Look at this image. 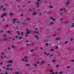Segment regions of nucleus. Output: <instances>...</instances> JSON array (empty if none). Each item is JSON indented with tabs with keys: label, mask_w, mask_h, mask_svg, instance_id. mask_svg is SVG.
Segmentation results:
<instances>
[{
	"label": "nucleus",
	"mask_w": 74,
	"mask_h": 74,
	"mask_svg": "<svg viewBox=\"0 0 74 74\" xmlns=\"http://www.w3.org/2000/svg\"><path fill=\"white\" fill-rule=\"evenodd\" d=\"M29 31V29H26V33H27V34H29L30 33V32H31V31Z\"/></svg>",
	"instance_id": "f257e3e1"
},
{
	"label": "nucleus",
	"mask_w": 74,
	"mask_h": 74,
	"mask_svg": "<svg viewBox=\"0 0 74 74\" xmlns=\"http://www.w3.org/2000/svg\"><path fill=\"white\" fill-rule=\"evenodd\" d=\"M70 0L68 1H67V2H66V5H68V4H69V3H70Z\"/></svg>",
	"instance_id": "f03ea898"
},
{
	"label": "nucleus",
	"mask_w": 74,
	"mask_h": 74,
	"mask_svg": "<svg viewBox=\"0 0 74 74\" xmlns=\"http://www.w3.org/2000/svg\"><path fill=\"white\" fill-rule=\"evenodd\" d=\"M60 10L61 11H65V9L64 8H63V9H60Z\"/></svg>",
	"instance_id": "7ed1b4c3"
},
{
	"label": "nucleus",
	"mask_w": 74,
	"mask_h": 74,
	"mask_svg": "<svg viewBox=\"0 0 74 74\" xmlns=\"http://www.w3.org/2000/svg\"><path fill=\"white\" fill-rule=\"evenodd\" d=\"M13 23L14 24L15 23V21H16V19H14L12 20Z\"/></svg>",
	"instance_id": "20e7f679"
},
{
	"label": "nucleus",
	"mask_w": 74,
	"mask_h": 74,
	"mask_svg": "<svg viewBox=\"0 0 74 74\" xmlns=\"http://www.w3.org/2000/svg\"><path fill=\"white\" fill-rule=\"evenodd\" d=\"M36 4L37 5V8H38V7L39 6V3H36Z\"/></svg>",
	"instance_id": "39448f33"
},
{
	"label": "nucleus",
	"mask_w": 74,
	"mask_h": 74,
	"mask_svg": "<svg viewBox=\"0 0 74 74\" xmlns=\"http://www.w3.org/2000/svg\"><path fill=\"white\" fill-rule=\"evenodd\" d=\"M51 19L52 20H53V21H55V19L53 18V17H51Z\"/></svg>",
	"instance_id": "423d86ee"
},
{
	"label": "nucleus",
	"mask_w": 74,
	"mask_h": 74,
	"mask_svg": "<svg viewBox=\"0 0 74 74\" xmlns=\"http://www.w3.org/2000/svg\"><path fill=\"white\" fill-rule=\"evenodd\" d=\"M7 62L8 63H12V61H8Z\"/></svg>",
	"instance_id": "0eeeda50"
},
{
	"label": "nucleus",
	"mask_w": 74,
	"mask_h": 74,
	"mask_svg": "<svg viewBox=\"0 0 74 74\" xmlns=\"http://www.w3.org/2000/svg\"><path fill=\"white\" fill-rule=\"evenodd\" d=\"M60 40V38H56V40Z\"/></svg>",
	"instance_id": "6e6552de"
},
{
	"label": "nucleus",
	"mask_w": 74,
	"mask_h": 74,
	"mask_svg": "<svg viewBox=\"0 0 74 74\" xmlns=\"http://www.w3.org/2000/svg\"><path fill=\"white\" fill-rule=\"evenodd\" d=\"M34 33H36V34H38V32L37 31H35L34 32Z\"/></svg>",
	"instance_id": "1a4fd4ad"
},
{
	"label": "nucleus",
	"mask_w": 74,
	"mask_h": 74,
	"mask_svg": "<svg viewBox=\"0 0 74 74\" xmlns=\"http://www.w3.org/2000/svg\"><path fill=\"white\" fill-rule=\"evenodd\" d=\"M69 23V21H66L65 22V23L66 24H67V23Z\"/></svg>",
	"instance_id": "9d476101"
},
{
	"label": "nucleus",
	"mask_w": 74,
	"mask_h": 74,
	"mask_svg": "<svg viewBox=\"0 0 74 74\" xmlns=\"http://www.w3.org/2000/svg\"><path fill=\"white\" fill-rule=\"evenodd\" d=\"M25 66H30V64H25Z\"/></svg>",
	"instance_id": "9b49d317"
},
{
	"label": "nucleus",
	"mask_w": 74,
	"mask_h": 74,
	"mask_svg": "<svg viewBox=\"0 0 74 74\" xmlns=\"http://www.w3.org/2000/svg\"><path fill=\"white\" fill-rule=\"evenodd\" d=\"M74 27V23H73V25L71 26V27Z\"/></svg>",
	"instance_id": "f8f14e48"
},
{
	"label": "nucleus",
	"mask_w": 74,
	"mask_h": 74,
	"mask_svg": "<svg viewBox=\"0 0 74 74\" xmlns=\"http://www.w3.org/2000/svg\"><path fill=\"white\" fill-rule=\"evenodd\" d=\"M35 37H37V38H38V39L39 38H38V37L36 35L35 36Z\"/></svg>",
	"instance_id": "ddd939ff"
},
{
	"label": "nucleus",
	"mask_w": 74,
	"mask_h": 74,
	"mask_svg": "<svg viewBox=\"0 0 74 74\" xmlns=\"http://www.w3.org/2000/svg\"><path fill=\"white\" fill-rule=\"evenodd\" d=\"M71 62H74V60H71Z\"/></svg>",
	"instance_id": "4468645a"
},
{
	"label": "nucleus",
	"mask_w": 74,
	"mask_h": 74,
	"mask_svg": "<svg viewBox=\"0 0 74 74\" xmlns=\"http://www.w3.org/2000/svg\"><path fill=\"white\" fill-rule=\"evenodd\" d=\"M17 33H18V35H20V33H19V31H17Z\"/></svg>",
	"instance_id": "2eb2a0df"
},
{
	"label": "nucleus",
	"mask_w": 74,
	"mask_h": 74,
	"mask_svg": "<svg viewBox=\"0 0 74 74\" xmlns=\"http://www.w3.org/2000/svg\"><path fill=\"white\" fill-rule=\"evenodd\" d=\"M7 15V14H6V13H5L4 14H3V16H6V15Z\"/></svg>",
	"instance_id": "dca6fc26"
},
{
	"label": "nucleus",
	"mask_w": 74,
	"mask_h": 74,
	"mask_svg": "<svg viewBox=\"0 0 74 74\" xmlns=\"http://www.w3.org/2000/svg\"><path fill=\"white\" fill-rule=\"evenodd\" d=\"M17 23H18V24H20L21 23V22H19V21H18L17 22Z\"/></svg>",
	"instance_id": "f3484780"
},
{
	"label": "nucleus",
	"mask_w": 74,
	"mask_h": 74,
	"mask_svg": "<svg viewBox=\"0 0 74 74\" xmlns=\"http://www.w3.org/2000/svg\"><path fill=\"white\" fill-rule=\"evenodd\" d=\"M63 12H62V13H60L61 16H62V15H63Z\"/></svg>",
	"instance_id": "a211bd4d"
},
{
	"label": "nucleus",
	"mask_w": 74,
	"mask_h": 74,
	"mask_svg": "<svg viewBox=\"0 0 74 74\" xmlns=\"http://www.w3.org/2000/svg\"><path fill=\"white\" fill-rule=\"evenodd\" d=\"M68 42V41H67L65 42V44H67Z\"/></svg>",
	"instance_id": "6ab92c4d"
},
{
	"label": "nucleus",
	"mask_w": 74,
	"mask_h": 74,
	"mask_svg": "<svg viewBox=\"0 0 74 74\" xmlns=\"http://www.w3.org/2000/svg\"><path fill=\"white\" fill-rule=\"evenodd\" d=\"M52 24H53V23H50V25H52Z\"/></svg>",
	"instance_id": "aec40b11"
},
{
	"label": "nucleus",
	"mask_w": 74,
	"mask_h": 74,
	"mask_svg": "<svg viewBox=\"0 0 74 74\" xmlns=\"http://www.w3.org/2000/svg\"><path fill=\"white\" fill-rule=\"evenodd\" d=\"M50 72H53V71L51 69L50 70Z\"/></svg>",
	"instance_id": "412c9836"
},
{
	"label": "nucleus",
	"mask_w": 74,
	"mask_h": 74,
	"mask_svg": "<svg viewBox=\"0 0 74 74\" xmlns=\"http://www.w3.org/2000/svg\"><path fill=\"white\" fill-rule=\"evenodd\" d=\"M30 20V19L29 18H27V21H29Z\"/></svg>",
	"instance_id": "4be33fe9"
},
{
	"label": "nucleus",
	"mask_w": 74,
	"mask_h": 74,
	"mask_svg": "<svg viewBox=\"0 0 74 74\" xmlns=\"http://www.w3.org/2000/svg\"><path fill=\"white\" fill-rule=\"evenodd\" d=\"M21 35H22V36H23V32H22L21 33Z\"/></svg>",
	"instance_id": "5701e85b"
},
{
	"label": "nucleus",
	"mask_w": 74,
	"mask_h": 74,
	"mask_svg": "<svg viewBox=\"0 0 74 74\" xmlns=\"http://www.w3.org/2000/svg\"><path fill=\"white\" fill-rule=\"evenodd\" d=\"M36 12H35L33 14V15H36Z\"/></svg>",
	"instance_id": "b1692460"
},
{
	"label": "nucleus",
	"mask_w": 74,
	"mask_h": 74,
	"mask_svg": "<svg viewBox=\"0 0 74 74\" xmlns=\"http://www.w3.org/2000/svg\"><path fill=\"white\" fill-rule=\"evenodd\" d=\"M34 64V65L35 66H37V64Z\"/></svg>",
	"instance_id": "393cba45"
},
{
	"label": "nucleus",
	"mask_w": 74,
	"mask_h": 74,
	"mask_svg": "<svg viewBox=\"0 0 74 74\" xmlns=\"http://www.w3.org/2000/svg\"><path fill=\"white\" fill-rule=\"evenodd\" d=\"M50 8H53V7L52 6H50Z\"/></svg>",
	"instance_id": "a878e982"
},
{
	"label": "nucleus",
	"mask_w": 74,
	"mask_h": 74,
	"mask_svg": "<svg viewBox=\"0 0 74 74\" xmlns=\"http://www.w3.org/2000/svg\"><path fill=\"white\" fill-rule=\"evenodd\" d=\"M53 49H51L50 50V51H53Z\"/></svg>",
	"instance_id": "bb28decb"
},
{
	"label": "nucleus",
	"mask_w": 74,
	"mask_h": 74,
	"mask_svg": "<svg viewBox=\"0 0 74 74\" xmlns=\"http://www.w3.org/2000/svg\"><path fill=\"white\" fill-rule=\"evenodd\" d=\"M52 61L53 62H55V60H53Z\"/></svg>",
	"instance_id": "cd10ccee"
},
{
	"label": "nucleus",
	"mask_w": 74,
	"mask_h": 74,
	"mask_svg": "<svg viewBox=\"0 0 74 74\" xmlns=\"http://www.w3.org/2000/svg\"><path fill=\"white\" fill-rule=\"evenodd\" d=\"M11 49V48L10 47H9L8 49V50H10V49Z\"/></svg>",
	"instance_id": "c85d7f7f"
},
{
	"label": "nucleus",
	"mask_w": 74,
	"mask_h": 74,
	"mask_svg": "<svg viewBox=\"0 0 74 74\" xmlns=\"http://www.w3.org/2000/svg\"><path fill=\"white\" fill-rule=\"evenodd\" d=\"M73 40V38H71V41H72V40Z\"/></svg>",
	"instance_id": "c756f323"
},
{
	"label": "nucleus",
	"mask_w": 74,
	"mask_h": 74,
	"mask_svg": "<svg viewBox=\"0 0 74 74\" xmlns=\"http://www.w3.org/2000/svg\"><path fill=\"white\" fill-rule=\"evenodd\" d=\"M15 74H19V73L18 72L15 73Z\"/></svg>",
	"instance_id": "7c9ffc66"
},
{
	"label": "nucleus",
	"mask_w": 74,
	"mask_h": 74,
	"mask_svg": "<svg viewBox=\"0 0 74 74\" xmlns=\"http://www.w3.org/2000/svg\"><path fill=\"white\" fill-rule=\"evenodd\" d=\"M10 32V31H7V33H9Z\"/></svg>",
	"instance_id": "2f4dec72"
},
{
	"label": "nucleus",
	"mask_w": 74,
	"mask_h": 74,
	"mask_svg": "<svg viewBox=\"0 0 74 74\" xmlns=\"http://www.w3.org/2000/svg\"><path fill=\"white\" fill-rule=\"evenodd\" d=\"M8 5V3H6L5 4V5Z\"/></svg>",
	"instance_id": "473e14b6"
},
{
	"label": "nucleus",
	"mask_w": 74,
	"mask_h": 74,
	"mask_svg": "<svg viewBox=\"0 0 74 74\" xmlns=\"http://www.w3.org/2000/svg\"><path fill=\"white\" fill-rule=\"evenodd\" d=\"M25 59H27V57H25Z\"/></svg>",
	"instance_id": "72a5a7b5"
},
{
	"label": "nucleus",
	"mask_w": 74,
	"mask_h": 74,
	"mask_svg": "<svg viewBox=\"0 0 74 74\" xmlns=\"http://www.w3.org/2000/svg\"><path fill=\"white\" fill-rule=\"evenodd\" d=\"M4 16L3 15H2L1 16V18H3Z\"/></svg>",
	"instance_id": "f704fd0d"
},
{
	"label": "nucleus",
	"mask_w": 74,
	"mask_h": 74,
	"mask_svg": "<svg viewBox=\"0 0 74 74\" xmlns=\"http://www.w3.org/2000/svg\"><path fill=\"white\" fill-rule=\"evenodd\" d=\"M58 66H59V65H56V67H57V68H58Z\"/></svg>",
	"instance_id": "c9c22d12"
},
{
	"label": "nucleus",
	"mask_w": 74,
	"mask_h": 74,
	"mask_svg": "<svg viewBox=\"0 0 74 74\" xmlns=\"http://www.w3.org/2000/svg\"><path fill=\"white\" fill-rule=\"evenodd\" d=\"M13 15V14L12 13H10V15Z\"/></svg>",
	"instance_id": "e433bc0d"
},
{
	"label": "nucleus",
	"mask_w": 74,
	"mask_h": 74,
	"mask_svg": "<svg viewBox=\"0 0 74 74\" xmlns=\"http://www.w3.org/2000/svg\"><path fill=\"white\" fill-rule=\"evenodd\" d=\"M11 66V65H7V67H8V66Z\"/></svg>",
	"instance_id": "4c0bfd02"
},
{
	"label": "nucleus",
	"mask_w": 74,
	"mask_h": 74,
	"mask_svg": "<svg viewBox=\"0 0 74 74\" xmlns=\"http://www.w3.org/2000/svg\"><path fill=\"white\" fill-rule=\"evenodd\" d=\"M5 10H6V9H5L4 8L3 9V11H5Z\"/></svg>",
	"instance_id": "58836bf2"
},
{
	"label": "nucleus",
	"mask_w": 74,
	"mask_h": 74,
	"mask_svg": "<svg viewBox=\"0 0 74 74\" xmlns=\"http://www.w3.org/2000/svg\"><path fill=\"white\" fill-rule=\"evenodd\" d=\"M62 73H63V72L61 71L60 73V74H62Z\"/></svg>",
	"instance_id": "ea45409f"
},
{
	"label": "nucleus",
	"mask_w": 74,
	"mask_h": 74,
	"mask_svg": "<svg viewBox=\"0 0 74 74\" xmlns=\"http://www.w3.org/2000/svg\"><path fill=\"white\" fill-rule=\"evenodd\" d=\"M26 24H27V23H23V25H26Z\"/></svg>",
	"instance_id": "a19ab883"
},
{
	"label": "nucleus",
	"mask_w": 74,
	"mask_h": 74,
	"mask_svg": "<svg viewBox=\"0 0 74 74\" xmlns=\"http://www.w3.org/2000/svg\"><path fill=\"white\" fill-rule=\"evenodd\" d=\"M44 63V61H42L41 63Z\"/></svg>",
	"instance_id": "79ce46f5"
},
{
	"label": "nucleus",
	"mask_w": 74,
	"mask_h": 74,
	"mask_svg": "<svg viewBox=\"0 0 74 74\" xmlns=\"http://www.w3.org/2000/svg\"><path fill=\"white\" fill-rule=\"evenodd\" d=\"M7 38H6V39H4V40H5V41H6V40H7Z\"/></svg>",
	"instance_id": "37998d69"
},
{
	"label": "nucleus",
	"mask_w": 74,
	"mask_h": 74,
	"mask_svg": "<svg viewBox=\"0 0 74 74\" xmlns=\"http://www.w3.org/2000/svg\"><path fill=\"white\" fill-rule=\"evenodd\" d=\"M5 74H8V73H7V72H5Z\"/></svg>",
	"instance_id": "c03bdc74"
},
{
	"label": "nucleus",
	"mask_w": 74,
	"mask_h": 74,
	"mask_svg": "<svg viewBox=\"0 0 74 74\" xmlns=\"http://www.w3.org/2000/svg\"><path fill=\"white\" fill-rule=\"evenodd\" d=\"M42 15V13H40V14H39V15L40 16V15Z\"/></svg>",
	"instance_id": "a18cd8bd"
},
{
	"label": "nucleus",
	"mask_w": 74,
	"mask_h": 74,
	"mask_svg": "<svg viewBox=\"0 0 74 74\" xmlns=\"http://www.w3.org/2000/svg\"><path fill=\"white\" fill-rule=\"evenodd\" d=\"M18 36H16L15 37V38H18Z\"/></svg>",
	"instance_id": "49530a36"
},
{
	"label": "nucleus",
	"mask_w": 74,
	"mask_h": 74,
	"mask_svg": "<svg viewBox=\"0 0 74 74\" xmlns=\"http://www.w3.org/2000/svg\"><path fill=\"white\" fill-rule=\"evenodd\" d=\"M25 62H28V60H26L25 61Z\"/></svg>",
	"instance_id": "de8ad7c7"
},
{
	"label": "nucleus",
	"mask_w": 74,
	"mask_h": 74,
	"mask_svg": "<svg viewBox=\"0 0 74 74\" xmlns=\"http://www.w3.org/2000/svg\"><path fill=\"white\" fill-rule=\"evenodd\" d=\"M6 36V35H5L4 36V37H5Z\"/></svg>",
	"instance_id": "09e8293b"
},
{
	"label": "nucleus",
	"mask_w": 74,
	"mask_h": 74,
	"mask_svg": "<svg viewBox=\"0 0 74 74\" xmlns=\"http://www.w3.org/2000/svg\"><path fill=\"white\" fill-rule=\"evenodd\" d=\"M46 45H48V43H46Z\"/></svg>",
	"instance_id": "8fccbe9b"
},
{
	"label": "nucleus",
	"mask_w": 74,
	"mask_h": 74,
	"mask_svg": "<svg viewBox=\"0 0 74 74\" xmlns=\"http://www.w3.org/2000/svg\"><path fill=\"white\" fill-rule=\"evenodd\" d=\"M53 56V54H51V55H50V56Z\"/></svg>",
	"instance_id": "3c124183"
},
{
	"label": "nucleus",
	"mask_w": 74,
	"mask_h": 74,
	"mask_svg": "<svg viewBox=\"0 0 74 74\" xmlns=\"http://www.w3.org/2000/svg\"><path fill=\"white\" fill-rule=\"evenodd\" d=\"M1 58H2V59H3V56H1Z\"/></svg>",
	"instance_id": "603ef678"
},
{
	"label": "nucleus",
	"mask_w": 74,
	"mask_h": 74,
	"mask_svg": "<svg viewBox=\"0 0 74 74\" xmlns=\"http://www.w3.org/2000/svg\"><path fill=\"white\" fill-rule=\"evenodd\" d=\"M39 63V62H37V64H38Z\"/></svg>",
	"instance_id": "864d4df0"
},
{
	"label": "nucleus",
	"mask_w": 74,
	"mask_h": 74,
	"mask_svg": "<svg viewBox=\"0 0 74 74\" xmlns=\"http://www.w3.org/2000/svg\"><path fill=\"white\" fill-rule=\"evenodd\" d=\"M14 46H12V48H14Z\"/></svg>",
	"instance_id": "5fc2aeb1"
},
{
	"label": "nucleus",
	"mask_w": 74,
	"mask_h": 74,
	"mask_svg": "<svg viewBox=\"0 0 74 74\" xmlns=\"http://www.w3.org/2000/svg\"><path fill=\"white\" fill-rule=\"evenodd\" d=\"M0 63H1V64H3V62H1Z\"/></svg>",
	"instance_id": "6e6d98bb"
},
{
	"label": "nucleus",
	"mask_w": 74,
	"mask_h": 74,
	"mask_svg": "<svg viewBox=\"0 0 74 74\" xmlns=\"http://www.w3.org/2000/svg\"><path fill=\"white\" fill-rule=\"evenodd\" d=\"M7 70H10V69H9L8 68H7Z\"/></svg>",
	"instance_id": "4d7b16f0"
},
{
	"label": "nucleus",
	"mask_w": 74,
	"mask_h": 74,
	"mask_svg": "<svg viewBox=\"0 0 74 74\" xmlns=\"http://www.w3.org/2000/svg\"><path fill=\"white\" fill-rule=\"evenodd\" d=\"M51 74H54V73H51Z\"/></svg>",
	"instance_id": "13d9d810"
},
{
	"label": "nucleus",
	"mask_w": 74,
	"mask_h": 74,
	"mask_svg": "<svg viewBox=\"0 0 74 74\" xmlns=\"http://www.w3.org/2000/svg\"><path fill=\"white\" fill-rule=\"evenodd\" d=\"M30 52H33V50H31V51H30Z\"/></svg>",
	"instance_id": "bf43d9fd"
},
{
	"label": "nucleus",
	"mask_w": 74,
	"mask_h": 74,
	"mask_svg": "<svg viewBox=\"0 0 74 74\" xmlns=\"http://www.w3.org/2000/svg\"><path fill=\"white\" fill-rule=\"evenodd\" d=\"M56 49H58V46L56 47Z\"/></svg>",
	"instance_id": "052dcab7"
},
{
	"label": "nucleus",
	"mask_w": 74,
	"mask_h": 74,
	"mask_svg": "<svg viewBox=\"0 0 74 74\" xmlns=\"http://www.w3.org/2000/svg\"><path fill=\"white\" fill-rule=\"evenodd\" d=\"M22 61H23V60H25V59H22Z\"/></svg>",
	"instance_id": "680f3d73"
},
{
	"label": "nucleus",
	"mask_w": 74,
	"mask_h": 74,
	"mask_svg": "<svg viewBox=\"0 0 74 74\" xmlns=\"http://www.w3.org/2000/svg\"><path fill=\"white\" fill-rule=\"evenodd\" d=\"M25 37H27V34H26V35H25Z\"/></svg>",
	"instance_id": "e2e57ef3"
},
{
	"label": "nucleus",
	"mask_w": 74,
	"mask_h": 74,
	"mask_svg": "<svg viewBox=\"0 0 74 74\" xmlns=\"http://www.w3.org/2000/svg\"><path fill=\"white\" fill-rule=\"evenodd\" d=\"M4 53H1V55H3V54H4Z\"/></svg>",
	"instance_id": "0e129e2a"
},
{
	"label": "nucleus",
	"mask_w": 74,
	"mask_h": 74,
	"mask_svg": "<svg viewBox=\"0 0 74 74\" xmlns=\"http://www.w3.org/2000/svg\"><path fill=\"white\" fill-rule=\"evenodd\" d=\"M21 38H21V37L19 38V39H21Z\"/></svg>",
	"instance_id": "69168bd1"
},
{
	"label": "nucleus",
	"mask_w": 74,
	"mask_h": 74,
	"mask_svg": "<svg viewBox=\"0 0 74 74\" xmlns=\"http://www.w3.org/2000/svg\"><path fill=\"white\" fill-rule=\"evenodd\" d=\"M23 14H21V16H23Z\"/></svg>",
	"instance_id": "338daca9"
},
{
	"label": "nucleus",
	"mask_w": 74,
	"mask_h": 74,
	"mask_svg": "<svg viewBox=\"0 0 74 74\" xmlns=\"http://www.w3.org/2000/svg\"><path fill=\"white\" fill-rule=\"evenodd\" d=\"M20 74H22V72H20V73H19Z\"/></svg>",
	"instance_id": "774afa93"
}]
</instances>
